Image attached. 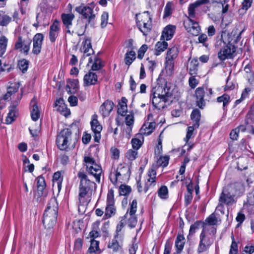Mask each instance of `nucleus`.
Segmentation results:
<instances>
[{
    "instance_id": "45",
    "label": "nucleus",
    "mask_w": 254,
    "mask_h": 254,
    "mask_svg": "<svg viewBox=\"0 0 254 254\" xmlns=\"http://www.w3.org/2000/svg\"><path fill=\"white\" fill-rule=\"evenodd\" d=\"M126 219H127V224L130 228H133L135 227L137 222V219L135 214H128V217Z\"/></svg>"
},
{
    "instance_id": "54",
    "label": "nucleus",
    "mask_w": 254,
    "mask_h": 254,
    "mask_svg": "<svg viewBox=\"0 0 254 254\" xmlns=\"http://www.w3.org/2000/svg\"><path fill=\"white\" fill-rule=\"evenodd\" d=\"M137 151L136 150H128L126 153V157L129 160H134L137 156Z\"/></svg>"
},
{
    "instance_id": "4",
    "label": "nucleus",
    "mask_w": 254,
    "mask_h": 254,
    "mask_svg": "<svg viewBox=\"0 0 254 254\" xmlns=\"http://www.w3.org/2000/svg\"><path fill=\"white\" fill-rule=\"evenodd\" d=\"M130 175V169L125 163L120 164L116 170L111 172L110 174V179L112 183L116 184L118 182L123 183L129 179Z\"/></svg>"
},
{
    "instance_id": "32",
    "label": "nucleus",
    "mask_w": 254,
    "mask_h": 254,
    "mask_svg": "<svg viewBox=\"0 0 254 254\" xmlns=\"http://www.w3.org/2000/svg\"><path fill=\"white\" fill-rule=\"evenodd\" d=\"M200 117V112L198 109L193 110L190 115V118L193 122L192 125L195 127H198L199 126Z\"/></svg>"
},
{
    "instance_id": "14",
    "label": "nucleus",
    "mask_w": 254,
    "mask_h": 254,
    "mask_svg": "<svg viewBox=\"0 0 254 254\" xmlns=\"http://www.w3.org/2000/svg\"><path fill=\"white\" fill-rule=\"evenodd\" d=\"M184 25L186 29L190 34L193 36L198 35L201 29L198 22L189 19L184 21Z\"/></svg>"
},
{
    "instance_id": "29",
    "label": "nucleus",
    "mask_w": 254,
    "mask_h": 254,
    "mask_svg": "<svg viewBox=\"0 0 254 254\" xmlns=\"http://www.w3.org/2000/svg\"><path fill=\"white\" fill-rule=\"evenodd\" d=\"M185 244V239L183 235L178 234L176 241L175 247L177 249V252L178 253H181L184 249Z\"/></svg>"
},
{
    "instance_id": "23",
    "label": "nucleus",
    "mask_w": 254,
    "mask_h": 254,
    "mask_svg": "<svg viewBox=\"0 0 254 254\" xmlns=\"http://www.w3.org/2000/svg\"><path fill=\"white\" fill-rule=\"evenodd\" d=\"M176 27L173 25H168L165 27L162 31L161 40H169L173 36Z\"/></svg>"
},
{
    "instance_id": "53",
    "label": "nucleus",
    "mask_w": 254,
    "mask_h": 254,
    "mask_svg": "<svg viewBox=\"0 0 254 254\" xmlns=\"http://www.w3.org/2000/svg\"><path fill=\"white\" fill-rule=\"evenodd\" d=\"M11 18L5 14L1 15L0 14V25L1 26H6L11 21Z\"/></svg>"
},
{
    "instance_id": "3",
    "label": "nucleus",
    "mask_w": 254,
    "mask_h": 254,
    "mask_svg": "<svg viewBox=\"0 0 254 254\" xmlns=\"http://www.w3.org/2000/svg\"><path fill=\"white\" fill-rule=\"evenodd\" d=\"M223 34L221 35V38L217 41L215 44L216 48H221L218 53V57L221 61L233 58L236 52L235 46L228 41L227 43L223 39Z\"/></svg>"
},
{
    "instance_id": "50",
    "label": "nucleus",
    "mask_w": 254,
    "mask_h": 254,
    "mask_svg": "<svg viewBox=\"0 0 254 254\" xmlns=\"http://www.w3.org/2000/svg\"><path fill=\"white\" fill-rule=\"evenodd\" d=\"M91 244L88 249L90 253H95L99 250V241L92 239L90 241Z\"/></svg>"
},
{
    "instance_id": "31",
    "label": "nucleus",
    "mask_w": 254,
    "mask_h": 254,
    "mask_svg": "<svg viewBox=\"0 0 254 254\" xmlns=\"http://www.w3.org/2000/svg\"><path fill=\"white\" fill-rule=\"evenodd\" d=\"M78 87V80L77 79L70 80L67 81L66 88L67 92L74 94Z\"/></svg>"
},
{
    "instance_id": "57",
    "label": "nucleus",
    "mask_w": 254,
    "mask_h": 254,
    "mask_svg": "<svg viewBox=\"0 0 254 254\" xmlns=\"http://www.w3.org/2000/svg\"><path fill=\"white\" fill-rule=\"evenodd\" d=\"M197 128L198 127H195L193 125L192 126H190L188 127V131L187 133L186 138H185V140L186 141V142H188L189 140L191 138L194 129Z\"/></svg>"
},
{
    "instance_id": "34",
    "label": "nucleus",
    "mask_w": 254,
    "mask_h": 254,
    "mask_svg": "<svg viewBox=\"0 0 254 254\" xmlns=\"http://www.w3.org/2000/svg\"><path fill=\"white\" fill-rule=\"evenodd\" d=\"M127 99L122 97L121 101L118 105V113L122 116H125L127 112Z\"/></svg>"
},
{
    "instance_id": "25",
    "label": "nucleus",
    "mask_w": 254,
    "mask_h": 254,
    "mask_svg": "<svg viewBox=\"0 0 254 254\" xmlns=\"http://www.w3.org/2000/svg\"><path fill=\"white\" fill-rule=\"evenodd\" d=\"M58 209L59 206L57 199L55 197H53L49 201L47 207L45 211L58 215Z\"/></svg>"
},
{
    "instance_id": "15",
    "label": "nucleus",
    "mask_w": 254,
    "mask_h": 254,
    "mask_svg": "<svg viewBox=\"0 0 254 254\" xmlns=\"http://www.w3.org/2000/svg\"><path fill=\"white\" fill-rule=\"evenodd\" d=\"M58 215L45 211L43 217V224L45 228L50 229L55 225Z\"/></svg>"
},
{
    "instance_id": "38",
    "label": "nucleus",
    "mask_w": 254,
    "mask_h": 254,
    "mask_svg": "<svg viewBox=\"0 0 254 254\" xmlns=\"http://www.w3.org/2000/svg\"><path fill=\"white\" fill-rule=\"evenodd\" d=\"M63 178L62 176V173L60 171L55 172L53 175V181L54 185L56 184L58 189L60 190L62 187V183Z\"/></svg>"
},
{
    "instance_id": "13",
    "label": "nucleus",
    "mask_w": 254,
    "mask_h": 254,
    "mask_svg": "<svg viewBox=\"0 0 254 254\" xmlns=\"http://www.w3.org/2000/svg\"><path fill=\"white\" fill-rule=\"evenodd\" d=\"M98 116L94 114L92 116V121L90 122L91 129L94 132V140L96 142H99L101 139V131L102 130V127L99 124L98 120Z\"/></svg>"
},
{
    "instance_id": "58",
    "label": "nucleus",
    "mask_w": 254,
    "mask_h": 254,
    "mask_svg": "<svg viewBox=\"0 0 254 254\" xmlns=\"http://www.w3.org/2000/svg\"><path fill=\"white\" fill-rule=\"evenodd\" d=\"M108 13L107 12H104L102 14L101 26L102 28H104L106 26L108 23Z\"/></svg>"
},
{
    "instance_id": "37",
    "label": "nucleus",
    "mask_w": 254,
    "mask_h": 254,
    "mask_svg": "<svg viewBox=\"0 0 254 254\" xmlns=\"http://www.w3.org/2000/svg\"><path fill=\"white\" fill-rule=\"evenodd\" d=\"M136 58V54L133 50L127 52L125 55V62L127 65H130Z\"/></svg>"
},
{
    "instance_id": "20",
    "label": "nucleus",
    "mask_w": 254,
    "mask_h": 254,
    "mask_svg": "<svg viewBox=\"0 0 254 254\" xmlns=\"http://www.w3.org/2000/svg\"><path fill=\"white\" fill-rule=\"evenodd\" d=\"M97 82L98 76L97 74L91 70H89L84 76L83 84L84 86L95 85Z\"/></svg>"
},
{
    "instance_id": "26",
    "label": "nucleus",
    "mask_w": 254,
    "mask_h": 254,
    "mask_svg": "<svg viewBox=\"0 0 254 254\" xmlns=\"http://www.w3.org/2000/svg\"><path fill=\"white\" fill-rule=\"evenodd\" d=\"M30 105L32 107L31 111V116L32 119L36 121L40 117V112L37 105V98L34 97L31 101Z\"/></svg>"
},
{
    "instance_id": "27",
    "label": "nucleus",
    "mask_w": 254,
    "mask_h": 254,
    "mask_svg": "<svg viewBox=\"0 0 254 254\" xmlns=\"http://www.w3.org/2000/svg\"><path fill=\"white\" fill-rule=\"evenodd\" d=\"M113 102L111 101L107 100L101 105L100 111L104 116H107L113 110Z\"/></svg>"
},
{
    "instance_id": "60",
    "label": "nucleus",
    "mask_w": 254,
    "mask_h": 254,
    "mask_svg": "<svg viewBox=\"0 0 254 254\" xmlns=\"http://www.w3.org/2000/svg\"><path fill=\"white\" fill-rule=\"evenodd\" d=\"M132 146L134 149L137 150L141 146L142 142L138 138H133L131 140Z\"/></svg>"
},
{
    "instance_id": "30",
    "label": "nucleus",
    "mask_w": 254,
    "mask_h": 254,
    "mask_svg": "<svg viewBox=\"0 0 254 254\" xmlns=\"http://www.w3.org/2000/svg\"><path fill=\"white\" fill-rule=\"evenodd\" d=\"M88 23L85 24L82 20H77V24L75 26V32L79 36L83 35Z\"/></svg>"
},
{
    "instance_id": "2",
    "label": "nucleus",
    "mask_w": 254,
    "mask_h": 254,
    "mask_svg": "<svg viewBox=\"0 0 254 254\" xmlns=\"http://www.w3.org/2000/svg\"><path fill=\"white\" fill-rule=\"evenodd\" d=\"M150 97L153 106L158 110H161L166 107V103L172 101L173 89L168 87L166 82L157 84L151 90Z\"/></svg>"
},
{
    "instance_id": "40",
    "label": "nucleus",
    "mask_w": 254,
    "mask_h": 254,
    "mask_svg": "<svg viewBox=\"0 0 254 254\" xmlns=\"http://www.w3.org/2000/svg\"><path fill=\"white\" fill-rule=\"evenodd\" d=\"M198 65V62L197 60L193 59L190 61L189 68L190 74L193 75L197 73Z\"/></svg>"
},
{
    "instance_id": "16",
    "label": "nucleus",
    "mask_w": 254,
    "mask_h": 254,
    "mask_svg": "<svg viewBox=\"0 0 254 254\" xmlns=\"http://www.w3.org/2000/svg\"><path fill=\"white\" fill-rule=\"evenodd\" d=\"M21 97L22 95H20L19 97L18 98L17 100L14 101L9 107V113L5 119L6 124H10L15 120L18 112L16 107L21 99Z\"/></svg>"
},
{
    "instance_id": "24",
    "label": "nucleus",
    "mask_w": 254,
    "mask_h": 254,
    "mask_svg": "<svg viewBox=\"0 0 254 254\" xmlns=\"http://www.w3.org/2000/svg\"><path fill=\"white\" fill-rule=\"evenodd\" d=\"M136 24L137 26L142 25V23L152 22L151 17L148 11H144L142 14L136 15Z\"/></svg>"
},
{
    "instance_id": "36",
    "label": "nucleus",
    "mask_w": 254,
    "mask_h": 254,
    "mask_svg": "<svg viewBox=\"0 0 254 254\" xmlns=\"http://www.w3.org/2000/svg\"><path fill=\"white\" fill-rule=\"evenodd\" d=\"M7 43L8 39L5 36L0 38V57H2L5 53Z\"/></svg>"
},
{
    "instance_id": "41",
    "label": "nucleus",
    "mask_w": 254,
    "mask_h": 254,
    "mask_svg": "<svg viewBox=\"0 0 254 254\" xmlns=\"http://www.w3.org/2000/svg\"><path fill=\"white\" fill-rule=\"evenodd\" d=\"M198 43L202 44V46L206 48H208L209 42L207 35L204 33L198 35Z\"/></svg>"
},
{
    "instance_id": "64",
    "label": "nucleus",
    "mask_w": 254,
    "mask_h": 254,
    "mask_svg": "<svg viewBox=\"0 0 254 254\" xmlns=\"http://www.w3.org/2000/svg\"><path fill=\"white\" fill-rule=\"evenodd\" d=\"M206 221L210 225L216 224L217 220L214 214H211L206 219Z\"/></svg>"
},
{
    "instance_id": "46",
    "label": "nucleus",
    "mask_w": 254,
    "mask_h": 254,
    "mask_svg": "<svg viewBox=\"0 0 254 254\" xmlns=\"http://www.w3.org/2000/svg\"><path fill=\"white\" fill-rule=\"evenodd\" d=\"M55 107L58 111L60 112H64V110L66 108L64 100L62 98L57 99L55 102Z\"/></svg>"
},
{
    "instance_id": "17",
    "label": "nucleus",
    "mask_w": 254,
    "mask_h": 254,
    "mask_svg": "<svg viewBox=\"0 0 254 254\" xmlns=\"http://www.w3.org/2000/svg\"><path fill=\"white\" fill-rule=\"evenodd\" d=\"M44 40V35L42 33H37L33 38V48L32 53L38 55L40 53Z\"/></svg>"
},
{
    "instance_id": "18",
    "label": "nucleus",
    "mask_w": 254,
    "mask_h": 254,
    "mask_svg": "<svg viewBox=\"0 0 254 254\" xmlns=\"http://www.w3.org/2000/svg\"><path fill=\"white\" fill-rule=\"evenodd\" d=\"M236 193L235 192V194H231L230 192H225L224 190H223L220 194L219 201L220 202L221 204H224L227 206H231L236 202L234 199Z\"/></svg>"
},
{
    "instance_id": "12",
    "label": "nucleus",
    "mask_w": 254,
    "mask_h": 254,
    "mask_svg": "<svg viewBox=\"0 0 254 254\" xmlns=\"http://www.w3.org/2000/svg\"><path fill=\"white\" fill-rule=\"evenodd\" d=\"M32 40L28 38H23L21 36H18L17 41L15 44L14 48L16 50H20L25 55H27L30 48Z\"/></svg>"
},
{
    "instance_id": "9",
    "label": "nucleus",
    "mask_w": 254,
    "mask_h": 254,
    "mask_svg": "<svg viewBox=\"0 0 254 254\" xmlns=\"http://www.w3.org/2000/svg\"><path fill=\"white\" fill-rule=\"evenodd\" d=\"M116 212V208L115 206L114 190L112 189H110L108 190L107 193L106 206L104 216V219H106L111 218L115 215Z\"/></svg>"
},
{
    "instance_id": "8",
    "label": "nucleus",
    "mask_w": 254,
    "mask_h": 254,
    "mask_svg": "<svg viewBox=\"0 0 254 254\" xmlns=\"http://www.w3.org/2000/svg\"><path fill=\"white\" fill-rule=\"evenodd\" d=\"M71 139V132L68 128L62 130L57 135L56 143L60 150H65L69 145V142Z\"/></svg>"
},
{
    "instance_id": "35",
    "label": "nucleus",
    "mask_w": 254,
    "mask_h": 254,
    "mask_svg": "<svg viewBox=\"0 0 254 254\" xmlns=\"http://www.w3.org/2000/svg\"><path fill=\"white\" fill-rule=\"evenodd\" d=\"M168 47L167 42L163 40L162 42H158L155 45V55L158 56L161 54L162 52L164 51Z\"/></svg>"
},
{
    "instance_id": "44",
    "label": "nucleus",
    "mask_w": 254,
    "mask_h": 254,
    "mask_svg": "<svg viewBox=\"0 0 254 254\" xmlns=\"http://www.w3.org/2000/svg\"><path fill=\"white\" fill-rule=\"evenodd\" d=\"M169 159L170 157L169 155H165L164 156H161L157 159V163L158 165L165 167L168 165Z\"/></svg>"
},
{
    "instance_id": "42",
    "label": "nucleus",
    "mask_w": 254,
    "mask_h": 254,
    "mask_svg": "<svg viewBox=\"0 0 254 254\" xmlns=\"http://www.w3.org/2000/svg\"><path fill=\"white\" fill-rule=\"evenodd\" d=\"M197 7L196 4L194 2L190 4L188 7V14L189 16H187L188 20H192L193 18H194L195 17V8Z\"/></svg>"
},
{
    "instance_id": "51",
    "label": "nucleus",
    "mask_w": 254,
    "mask_h": 254,
    "mask_svg": "<svg viewBox=\"0 0 254 254\" xmlns=\"http://www.w3.org/2000/svg\"><path fill=\"white\" fill-rule=\"evenodd\" d=\"M28 61L25 59L19 61L18 66L22 72L24 73L27 71L28 67Z\"/></svg>"
},
{
    "instance_id": "48",
    "label": "nucleus",
    "mask_w": 254,
    "mask_h": 254,
    "mask_svg": "<svg viewBox=\"0 0 254 254\" xmlns=\"http://www.w3.org/2000/svg\"><path fill=\"white\" fill-rule=\"evenodd\" d=\"M158 196L162 199H166L168 195V190L165 186H162L158 190Z\"/></svg>"
},
{
    "instance_id": "43",
    "label": "nucleus",
    "mask_w": 254,
    "mask_h": 254,
    "mask_svg": "<svg viewBox=\"0 0 254 254\" xmlns=\"http://www.w3.org/2000/svg\"><path fill=\"white\" fill-rule=\"evenodd\" d=\"M152 22H147L142 23V25L137 26L139 29L143 33V35H147L151 30Z\"/></svg>"
},
{
    "instance_id": "47",
    "label": "nucleus",
    "mask_w": 254,
    "mask_h": 254,
    "mask_svg": "<svg viewBox=\"0 0 254 254\" xmlns=\"http://www.w3.org/2000/svg\"><path fill=\"white\" fill-rule=\"evenodd\" d=\"M217 101L219 103H223V106H226L230 101V96L226 94H223L222 96L218 97L217 98Z\"/></svg>"
},
{
    "instance_id": "22",
    "label": "nucleus",
    "mask_w": 254,
    "mask_h": 254,
    "mask_svg": "<svg viewBox=\"0 0 254 254\" xmlns=\"http://www.w3.org/2000/svg\"><path fill=\"white\" fill-rule=\"evenodd\" d=\"M82 50L84 52L83 56L87 57L93 53V50L91 45V39L90 38L85 37L84 41L82 43Z\"/></svg>"
},
{
    "instance_id": "63",
    "label": "nucleus",
    "mask_w": 254,
    "mask_h": 254,
    "mask_svg": "<svg viewBox=\"0 0 254 254\" xmlns=\"http://www.w3.org/2000/svg\"><path fill=\"white\" fill-rule=\"evenodd\" d=\"M46 186L45 179L42 177L37 178V187L39 190H43Z\"/></svg>"
},
{
    "instance_id": "33",
    "label": "nucleus",
    "mask_w": 254,
    "mask_h": 254,
    "mask_svg": "<svg viewBox=\"0 0 254 254\" xmlns=\"http://www.w3.org/2000/svg\"><path fill=\"white\" fill-rule=\"evenodd\" d=\"M156 124L155 122H151L144 124L141 128L142 133L145 135L151 134L155 128Z\"/></svg>"
},
{
    "instance_id": "7",
    "label": "nucleus",
    "mask_w": 254,
    "mask_h": 254,
    "mask_svg": "<svg viewBox=\"0 0 254 254\" xmlns=\"http://www.w3.org/2000/svg\"><path fill=\"white\" fill-rule=\"evenodd\" d=\"M179 53L177 47L174 46L169 49L167 52L165 61V70L168 75H171L174 66V60L177 57Z\"/></svg>"
},
{
    "instance_id": "56",
    "label": "nucleus",
    "mask_w": 254,
    "mask_h": 254,
    "mask_svg": "<svg viewBox=\"0 0 254 254\" xmlns=\"http://www.w3.org/2000/svg\"><path fill=\"white\" fill-rule=\"evenodd\" d=\"M148 49V46L146 44H143L142 46L139 49L137 52V58L139 59H142L144 57V54L146 52Z\"/></svg>"
},
{
    "instance_id": "21",
    "label": "nucleus",
    "mask_w": 254,
    "mask_h": 254,
    "mask_svg": "<svg viewBox=\"0 0 254 254\" xmlns=\"http://www.w3.org/2000/svg\"><path fill=\"white\" fill-rule=\"evenodd\" d=\"M156 170L154 168H151L150 169L147 173V182L145 184V186L144 187V192H146L148 190V188L150 186H155L156 184Z\"/></svg>"
},
{
    "instance_id": "19",
    "label": "nucleus",
    "mask_w": 254,
    "mask_h": 254,
    "mask_svg": "<svg viewBox=\"0 0 254 254\" xmlns=\"http://www.w3.org/2000/svg\"><path fill=\"white\" fill-rule=\"evenodd\" d=\"M60 31V24L58 20H55L50 27L49 39L52 43L56 41Z\"/></svg>"
},
{
    "instance_id": "10",
    "label": "nucleus",
    "mask_w": 254,
    "mask_h": 254,
    "mask_svg": "<svg viewBox=\"0 0 254 254\" xmlns=\"http://www.w3.org/2000/svg\"><path fill=\"white\" fill-rule=\"evenodd\" d=\"M205 94L206 96L210 97L212 94V89L206 88L205 90L204 88L199 87L195 91L196 105L201 109H203L205 106L206 103L204 99Z\"/></svg>"
},
{
    "instance_id": "6",
    "label": "nucleus",
    "mask_w": 254,
    "mask_h": 254,
    "mask_svg": "<svg viewBox=\"0 0 254 254\" xmlns=\"http://www.w3.org/2000/svg\"><path fill=\"white\" fill-rule=\"evenodd\" d=\"M200 241L197 249V252L200 254L208 250L210 247L213 243L214 237H211L204 229H203L200 234Z\"/></svg>"
},
{
    "instance_id": "1",
    "label": "nucleus",
    "mask_w": 254,
    "mask_h": 254,
    "mask_svg": "<svg viewBox=\"0 0 254 254\" xmlns=\"http://www.w3.org/2000/svg\"><path fill=\"white\" fill-rule=\"evenodd\" d=\"M77 177L80 180L78 193V211L83 213L86 206L91 200L93 192L95 190L96 184L90 181L83 171H79Z\"/></svg>"
},
{
    "instance_id": "62",
    "label": "nucleus",
    "mask_w": 254,
    "mask_h": 254,
    "mask_svg": "<svg viewBox=\"0 0 254 254\" xmlns=\"http://www.w3.org/2000/svg\"><path fill=\"white\" fill-rule=\"evenodd\" d=\"M19 83L11 84V85L8 88L7 91L11 94V95L16 93L19 88Z\"/></svg>"
},
{
    "instance_id": "52",
    "label": "nucleus",
    "mask_w": 254,
    "mask_h": 254,
    "mask_svg": "<svg viewBox=\"0 0 254 254\" xmlns=\"http://www.w3.org/2000/svg\"><path fill=\"white\" fill-rule=\"evenodd\" d=\"M103 65L101 64V60L98 58H96L94 60V62L91 66V71H96L100 69L102 67Z\"/></svg>"
},
{
    "instance_id": "55",
    "label": "nucleus",
    "mask_w": 254,
    "mask_h": 254,
    "mask_svg": "<svg viewBox=\"0 0 254 254\" xmlns=\"http://www.w3.org/2000/svg\"><path fill=\"white\" fill-rule=\"evenodd\" d=\"M108 248L112 249L114 252H117L120 248V246L117 240L113 239L109 244Z\"/></svg>"
},
{
    "instance_id": "39",
    "label": "nucleus",
    "mask_w": 254,
    "mask_h": 254,
    "mask_svg": "<svg viewBox=\"0 0 254 254\" xmlns=\"http://www.w3.org/2000/svg\"><path fill=\"white\" fill-rule=\"evenodd\" d=\"M137 200L136 199H133L131 203L129 204V207L127 210V211L125 215V218L128 217V214L129 215H133L135 214L137 210Z\"/></svg>"
},
{
    "instance_id": "11",
    "label": "nucleus",
    "mask_w": 254,
    "mask_h": 254,
    "mask_svg": "<svg viewBox=\"0 0 254 254\" xmlns=\"http://www.w3.org/2000/svg\"><path fill=\"white\" fill-rule=\"evenodd\" d=\"M75 10L82 15L84 18L87 19L88 24L92 22L95 18V14L93 13V9L89 6L81 4L75 8Z\"/></svg>"
},
{
    "instance_id": "49",
    "label": "nucleus",
    "mask_w": 254,
    "mask_h": 254,
    "mask_svg": "<svg viewBox=\"0 0 254 254\" xmlns=\"http://www.w3.org/2000/svg\"><path fill=\"white\" fill-rule=\"evenodd\" d=\"M131 191L130 186L121 185L119 188V193L122 195H127Z\"/></svg>"
},
{
    "instance_id": "28",
    "label": "nucleus",
    "mask_w": 254,
    "mask_h": 254,
    "mask_svg": "<svg viewBox=\"0 0 254 254\" xmlns=\"http://www.w3.org/2000/svg\"><path fill=\"white\" fill-rule=\"evenodd\" d=\"M74 15L71 12L69 13H63L61 15V19L65 28H70L72 25V20L74 18Z\"/></svg>"
},
{
    "instance_id": "5",
    "label": "nucleus",
    "mask_w": 254,
    "mask_h": 254,
    "mask_svg": "<svg viewBox=\"0 0 254 254\" xmlns=\"http://www.w3.org/2000/svg\"><path fill=\"white\" fill-rule=\"evenodd\" d=\"M84 162L88 173L93 176L95 178L96 181L99 183L100 176L102 173L101 166L97 164L95 159L91 156H85L84 157Z\"/></svg>"
},
{
    "instance_id": "59",
    "label": "nucleus",
    "mask_w": 254,
    "mask_h": 254,
    "mask_svg": "<svg viewBox=\"0 0 254 254\" xmlns=\"http://www.w3.org/2000/svg\"><path fill=\"white\" fill-rule=\"evenodd\" d=\"M250 91V89L249 88H246L243 91L241 97L240 99H238L236 101L235 103L236 104H238L241 102L244 99H245L246 97L248 96L249 93Z\"/></svg>"
},
{
    "instance_id": "61",
    "label": "nucleus",
    "mask_w": 254,
    "mask_h": 254,
    "mask_svg": "<svg viewBox=\"0 0 254 254\" xmlns=\"http://www.w3.org/2000/svg\"><path fill=\"white\" fill-rule=\"evenodd\" d=\"M199 225V222H196L190 226L188 238L195 233L196 230L198 228Z\"/></svg>"
}]
</instances>
